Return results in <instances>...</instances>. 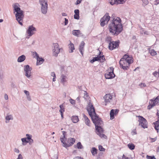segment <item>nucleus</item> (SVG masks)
<instances>
[{"mask_svg":"<svg viewBox=\"0 0 159 159\" xmlns=\"http://www.w3.org/2000/svg\"><path fill=\"white\" fill-rule=\"evenodd\" d=\"M67 81V77L66 75L62 74L61 76V82L64 85Z\"/></svg>","mask_w":159,"mask_h":159,"instance_id":"21","label":"nucleus"},{"mask_svg":"<svg viewBox=\"0 0 159 159\" xmlns=\"http://www.w3.org/2000/svg\"><path fill=\"white\" fill-rule=\"evenodd\" d=\"M14 151L15 152L17 153H19L20 152L19 150H18V149L16 148H15Z\"/></svg>","mask_w":159,"mask_h":159,"instance_id":"62","label":"nucleus"},{"mask_svg":"<svg viewBox=\"0 0 159 159\" xmlns=\"http://www.w3.org/2000/svg\"><path fill=\"white\" fill-rule=\"evenodd\" d=\"M58 156L57 154H54V155L52 157V159H58Z\"/></svg>","mask_w":159,"mask_h":159,"instance_id":"49","label":"nucleus"},{"mask_svg":"<svg viewBox=\"0 0 159 159\" xmlns=\"http://www.w3.org/2000/svg\"><path fill=\"white\" fill-rule=\"evenodd\" d=\"M139 86L140 88H142L143 87H146V85L144 83H141L139 84Z\"/></svg>","mask_w":159,"mask_h":159,"instance_id":"42","label":"nucleus"},{"mask_svg":"<svg viewBox=\"0 0 159 159\" xmlns=\"http://www.w3.org/2000/svg\"><path fill=\"white\" fill-rule=\"evenodd\" d=\"M26 138H26V140L27 139L28 140H29L32 139V135L31 134H26Z\"/></svg>","mask_w":159,"mask_h":159,"instance_id":"37","label":"nucleus"},{"mask_svg":"<svg viewBox=\"0 0 159 159\" xmlns=\"http://www.w3.org/2000/svg\"><path fill=\"white\" fill-rule=\"evenodd\" d=\"M66 138H64L63 137L62 138H60V140L61 142L62 143L63 146L65 147V144L64 143H66V142L65 141H64V139H66Z\"/></svg>","mask_w":159,"mask_h":159,"instance_id":"38","label":"nucleus"},{"mask_svg":"<svg viewBox=\"0 0 159 159\" xmlns=\"http://www.w3.org/2000/svg\"><path fill=\"white\" fill-rule=\"evenodd\" d=\"M19 5L17 3H15L13 6L14 12H16L15 14V16L16 20L18 21L19 23L21 25H23L22 22L24 18V15L23 13V11L21 10L19 7Z\"/></svg>","mask_w":159,"mask_h":159,"instance_id":"3","label":"nucleus"},{"mask_svg":"<svg viewBox=\"0 0 159 159\" xmlns=\"http://www.w3.org/2000/svg\"><path fill=\"white\" fill-rule=\"evenodd\" d=\"M75 14L79 15V10L78 9H76L74 11Z\"/></svg>","mask_w":159,"mask_h":159,"instance_id":"53","label":"nucleus"},{"mask_svg":"<svg viewBox=\"0 0 159 159\" xmlns=\"http://www.w3.org/2000/svg\"><path fill=\"white\" fill-rule=\"evenodd\" d=\"M120 43L119 40L116 41H112L109 45L108 48L110 50H112L115 48H118L119 46Z\"/></svg>","mask_w":159,"mask_h":159,"instance_id":"12","label":"nucleus"},{"mask_svg":"<svg viewBox=\"0 0 159 159\" xmlns=\"http://www.w3.org/2000/svg\"><path fill=\"white\" fill-rule=\"evenodd\" d=\"M146 158L147 159H156L154 156H149L148 155H147L146 156Z\"/></svg>","mask_w":159,"mask_h":159,"instance_id":"44","label":"nucleus"},{"mask_svg":"<svg viewBox=\"0 0 159 159\" xmlns=\"http://www.w3.org/2000/svg\"><path fill=\"white\" fill-rule=\"evenodd\" d=\"M32 68L28 65H25L24 66V70L25 72V75L28 78H30L31 75Z\"/></svg>","mask_w":159,"mask_h":159,"instance_id":"10","label":"nucleus"},{"mask_svg":"<svg viewBox=\"0 0 159 159\" xmlns=\"http://www.w3.org/2000/svg\"><path fill=\"white\" fill-rule=\"evenodd\" d=\"M6 122L8 123L9 122L10 120H13V117L12 115H8L5 117Z\"/></svg>","mask_w":159,"mask_h":159,"instance_id":"23","label":"nucleus"},{"mask_svg":"<svg viewBox=\"0 0 159 159\" xmlns=\"http://www.w3.org/2000/svg\"><path fill=\"white\" fill-rule=\"evenodd\" d=\"M65 21L64 22L65 25H66L68 23V20L67 19L65 18Z\"/></svg>","mask_w":159,"mask_h":159,"instance_id":"57","label":"nucleus"},{"mask_svg":"<svg viewBox=\"0 0 159 159\" xmlns=\"http://www.w3.org/2000/svg\"><path fill=\"white\" fill-rule=\"evenodd\" d=\"M121 22L120 19L117 17L116 19H113L111 23L109 24V31L113 35L117 36L123 30V26Z\"/></svg>","mask_w":159,"mask_h":159,"instance_id":"1","label":"nucleus"},{"mask_svg":"<svg viewBox=\"0 0 159 159\" xmlns=\"http://www.w3.org/2000/svg\"><path fill=\"white\" fill-rule=\"evenodd\" d=\"M24 92L25 93V94L26 95V96L30 94V93L29 92L26 90H25L24 91Z\"/></svg>","mask_w":159,"mask_h":159,"instance_id":"59","label":"nucleus"},{"mask_svg":"<svg viewBox=\"0 0 159 159\" xmlns=\"http://www.w3.org/2000/svg\"><path fill=\"white\" fill-rule=\"evenodd\" d=\"M60 110L59 111L61 113H62L65 111L64 108L62 104L60 106Z\"/></svg>","mask_w":159,"mask_h":159,"instance_id":"36","label":"nucleus"},{"mask_svg":"<svg viewBox=\"0 0 159 159\" xmlns=\"http://www.w3.org/2000/svg\"><path fill=\"white\" fill-rule=\"evenodd\" d=\"M138 117L139 118V125L141 126L144 129L147 128L148 127V122L146 119L143 117L139 116H138Z\"/></svg>","mask_w":159,"mask_h":159,"instance_id":"5","label":"nucleus"},{"mask_svg":"<svg viewBox=\"0 0 159 159\" xmlns=\"http://www.w3.org/2000/svg\"><path fill=\"white\" fill-rule=\"evenodd\" d=\"M26 98L27 100L29 101H30L31 100V98L30 96V94L29 95H27L26 96Z\"/></svg>","mask_w":159,"mask_h":159,"instance_id":"55","label":"nucleus"},{"mask_svg":"<svg viewBox=\"0 0 159 159\" xmlns=\"http://www.w3.org/2000/svg\"><path fill=\"white\" fill-rule=\"evenodd\" d=\"M112 95L110 93L106 94L104 97L105 102L106 103L111 102L112 100Z\"/></svg>","mask_w":159,"mask_h":159,"instance_id":"16","label":"nucleus"},{"mask_svg":"<svg viewBox=\"0 0 159 159\" xmlns=\"http://www.w3.org/2000/svg\"><path fill=\"white\" fill-rule=\"evenodd\" d=\"M97 149L93 147L91 150V152L92 155L95 156L97 154Z\"/></svg>","mask_w":159,"mask_h":159,"instance_id":"28","label":"nucleus"},{"mask_svg":"<svg viewBox=\"0 0 159 159\" xmlns=\"http://www.w3.org/2000/svg\"><path fill=\"white\" fill-rule=\"evenodd\" d=\"M114 109H112L111 110L110 113V119L112 120L114 118Z\"/></svg>","mask_w":159,"mask_h":159,"instance_id":"32","label":"nucleus"},{"mask_svg":"<svg viewBox=\"0 0 159 159\" xmlns=\"http://www.w3.org/2000/svg\"><path fill=\"white\" fill-rule=\"evenodd\" d=\"M87 110L90 117L93 116V115L96 114L95 112L94 107L92 103L90 102H89L88 103Z\"/></svg>","mask_w":159,"mask_h":159,"instance_id":"8","label":"nucleus"},{"mask_svg":"<svg viewBox=\"0 0 159 159\" xmlns=\"http://www.w3.org/2000/svg\"><path fill=\"white\" fill-rule=\"evenodd\" d=\"M48 7H41V12L43 14H46L47 12Z\"/></svg>","mask_w":159,"mask_h":159,"instance_id":"30","label":"nucleus"},{"mask_svg":"<svg viewBox=\"0 0 159 159\" xmlns=\"http://www.w3.org/2000/svg\"><path fill=\"white\" fill-rule=\"evenodd\" d=\"M98 149H99V150L100 151L103 152V151H104L105 150V149L104 148L102 145H99L98 146Z\"/></svg>","mask_w":159,"mask_h":159,"instance_id":"41","label":"nucleus"},{"mask_svg":"<svg viewBox=\"0 0 159 159\" xmlns=\"http://www.w3.org/2000/svg\"><path fill=\"white\" fill-rule=\"evenodd\" d=\"M74 159H84L83 158L79 157H75Z\"/></svg>","mask_w":159,"mask_h":159,"instance_id":"63","label":"nucleus"},{"mask_svg":"<svg viewBox=\"0 0 159 159\" xmlns=\"http://www.w3.org/2000/svg\"><path fill=\"white\" fill-rule=\"evenodd\" d=\"M155 125V129L157 130V132H158V129L157 128L158 127H159V120H158L157 121L155 122H154L153 123Z\"/></svg>","mask_w":159,"mask_h":159,"instance_id":"29","label":"nucleus"},{"mask_svg":"<svg viewBox=\"0 0 159 159\" xmlns=\"http://www.w3.org/2000/svg\"><path fill=\"white\" fill-rule=\"evenodd\" d=\"M75 139L74 138H69L67 141V143H64L65 144V147L66 148L72 146L75 142Z\"/></svg>","mask_w":159,"mask_h":159,"instance_id":"14","label":"nucleus"},{"mask_svg":"<svg viewBox=\"0 0 159 159\" xmlns=\"http://www.w3.org/2000/svg\"><path fill=\"white\" fill-rule=\"evenodd\" d=\"M62 134L63 135V137H64V138H66V132L65 131H62Z\"/></svg>","mask_w":159,"mask_h":159,"instance_id":"56","label":"nucleus"},{"mask_svg":"<svg viewBox=\"0 0 159 159\" xmlns=\"http://www.w3.org/2000/svg\"><path fill=\"white\" fill-rule=\"evenodd\" d=\"M143 2V6H146L148 3V0H142Z\"/></svg>","mask_w":159,"mask_h":159,"instance_id":"40","label":"nucleus"},{"mask_svg":"<svg viewBox=\"0 0 159 159\" xmlns=\"http://www.w3.org/2000/svg\"><path fill=\"white\" fill-rule=\"evenodd\" d=\"M33 55H34L37 58V59H38V58H39V55L36 52H33Z\"/></svg>","mask_w":159,"mask_h":159,"instance_id":"52","label":"nucleus"},{"mask_svg":"<svg viewBox=\"0 0 159 159\" xmlns=\"http://www.w3.org/2000/svg\"><path fill=\"white\" fill-rule=\"evenodd\" d=\"M158 72L156 71L152 73V74L153 75L156 77H157L158 76Z\"/></svg>","mask_w":159,"mask_h":159,"instance_id":"54","label":"nucleus"},{"mask_svg":"<svg viewBox=\"0 0 159 159\" xmlns=\"http://www.w3.org/2000/svg\"><path fill=\"white\" fill-rule=\"evenodd\" d=\"M150 54L152 56H155L156 55L157 53L154 50H152L151 51Z\"/></svg>","mask_w":159,"mask_h":159,"instance_id":"46","label":"nucleus"},{"mask_svg":"<svg viewBox=\"0 0 159 159\" xmlns=\"http://www.w3.org/2000/svg\"><path fill=\"white\" fill-rule=\"evenodd\" d=\"M4 98L6 100H7L8 99V96L7 95V94H5L4 95Z\"/></svg>","mask_w":159,"mask_h":159,"instance_id":"60","label":"nucleus"},{"mask_svg":"<svg viewBox=\"0 0 159 159\" xmlns=\"http://www.w3.org/2000/svg\"><path fill=\"white\" fill-rule=\"evenodd\" d=\"M91 117L95 126V132L96 134L101 138L106 139L107 136L103 134L104 130L102 128L103 122L101 119L96 114L91 116Z\"/></svg>","mask_w":159,"mask_h":159,"instance_id":"2","label":"nucleus"},{"mask_svg":"<svg viewBox=\"0 0 159 159\" xmlns=\"http://www.w3.org/2000/svg\"><path fill=\"white\" fill-rule=\"evenodd\" d=\"M77 148L79 149H82L83 148V147L82 145L80 142H78L76 145Z\"/></svg>","mask_w":159,"mask_h":159,"instance_id":"35","label":"nucleus"},{"mask_svg":"<svg viewBox=\"0 0 159 159\" xmlns=\"http://www.w3.org/2000/svg\"><path fill=\"white\" fill-rule=\"evenodd\" d=\"M70 102L72 105H75V101L74 99L70 98L69 99Z\"/></svg>","mask_w":159,"mask_h":159,"instance_id":"43","label":"nucleus"},{"mask_svg":"<svg viewBox=\"0 0 159 159\" xmlns=\"http://www.w3.org/2000/svg\"><path fill=\"white\" fill-rule=\"evenodd\" d=\"M128 147L131 150H133L134 149L135 145L133 143H129L127 145Z\"/></svg>","mask_w":159,"mask_h":159,"instance_id":"34","label":"nucleus"},{"mask_svg":"<svg viewBox=\"0 0 159 159\" xmlns=\"http://www.w3.org/2000/svg\"><path fill=\"white\" fill-rule=\"evenodd\" d=\"M83 120L85 124L88 126H90V121L88 117L84 114H83Z\"/></svg>","mask_w":159,"mask_h":159,"instance_id":"19","label":"nucleus"},{"mask_svg":"<svg viewBox=\"0 0 159 159\" xmlns=\"http://www.w3.org/2000/svg\"><path fill=\"white\" fill-rule=\"evenodd\" d=\"M122 59H123L122 60H133V58H131L129 57V55H127V54H125L123 57H122L120 60H122Z\"/></svg>","mask_w":159,"mask_h":159,"instance_id":"25","label":"nucleus"},{"mask_svg":"<svg viewBox=\"0 0 159 159\" xmlns=\"http://www.w3.org/2000/svg\"><path fill=\"white\" fill-rule=\"evenodd\" d=\"M84 98L85 99H87V98L88 97V94L86 91H84Z\"/></svg>","mask_w":159,"mask_h":159,"instance_id":"39","label":"nucleus"},{"mask_svg":"<svg viewBox=\"0 0 159 159\" xmlns=\"http://www.w3.org/2000/svg\"><path fill=\"white\" fill-rule=\"evenodd\" d=\"M39 3L41 7H48V2L46 0H39Z\"/></svg>","mask_w":159,"mask_h":159,"instance_id":"18","label":"nucleus"},{"mask_svg":"<svg viewBox=\"0 0 159 159\" xmlns=\"http://www.w3.org/2000/svg\"><path fill=\"white\" fill-rule=\"evenodd\" d=\"M69 48L70 51H69L70 53H72L73 52V50L75 49L74 44L70 42V44L69 45Z\"/></svg>","mask_w":159,"mask_h":159,"instance_id":"27","label":"nucleus"},{"mask_svg":"<svg viewBox=\"0 0 159 159\" xmlns=\"http://www.w3.org/2000/svg\"><path fill=\"white\" fill-rule=\"evenodd\" d=\"M110 17L109 16L108 13H106L105 15L100 19L101 26L103 27L105 25L107 24L110 20Z\"/></svg>","mask_w":159,"mask_h":159,"instance_id":"6","label":"nucleus"},{"mask_svg":"<svg viewBox=\"0 0 159 159\" xmlns=\"http://www.w3.org/2000/svg\"><path fill=\"white\" fill-rule=\"evenodd\" d=\"M25 56L23 55L18 57L17 61L19 62H21L23 61L25 59Z\"/></svg>","mask_w":159,"mask_h":159,"instance_id":"22","label":"nucleus"},{"mask_svg":"<svg viewBox=\"0 0 159 159\" xmlns=\"http://www.w3.org/2000/svg\"><path fill=\"white\" fill-rule=\"evenodd\" d=\"M37 59V63L38 65H40L42 64L44 61L43 59L42 58H40L39 57L38 59Z\"/></svg>","mask_w":159,"mask_h":159,"instance_id":"31","label":"nucleus"},{"mask_svg":"<svg viewBox=\"0 0 159 159\" xmlns=\"http://www.w3.org/2000/svg\"><path fill=\"white\" fill-rule=\"evenodd\" d=\"M126 0H109V2L111 4L113 5L114 4H120L124 3Z\"/></svg>","mask_w":159,"mask_h":159,"instance_id":"15","label":"nucleus"},{"mask_svg":"<svg viewBox=\"0 0 159 159\" xmlns=\"http://www.w3.org/2000/svg\"><path fill=\"white\" fill-rule=\"evenodd\" d=\"M72 34L75 36H79L81 34V32L79 30H74L72 31Z\"/></svg>","mask_w":159,"mask_h":159,"instance_id":"24","label":"nucleus"},{"mask_svg":"<svg viewBox=\"0 0 159 159\" xmlns=\"http://www.w3.org/2000/svg\"><path fill=\"white\" fill-rule=\"evenodd\" d=\"M114 68L113 67H109L108 69L109 71L105 75V76L106 79H112L115 76V75L114 73Z\"/></svg>","mask_w":159,"mask_h":159,"instance_id":"7","label":"nucleus"},{"mask_svg":"<svg viewBox=\"0 0 159 159\" xmlns=\"http://www.w3.org/2000/svg\"><path fill=\"white\" fill-rule=\"evenodd\" d=\"M105 41L109 43V45L110 43H111L112 42V38L110 36H107L105 39Z\"/></svg>","mask_w":159,"mask_h":159,"instance_id":"33","label":"nucleus"},{"mask_svg":"<svg viewBox=\"0 0 159 159\" xmlns=\"http://www.w3.org/2000/svg\"><path fill=\"white\" fill-rule=\"evenodd\" d=\"M51 75L53 77H56L55 72H51Z\"/></svg>","mask_w":159,"mask_h":159,"instance_id":"61","label":"nucleus"},{"mask_svg":"<svg viewBox=\"0 0 159 159\" xmlns=\"http://www.w3.org/2000/svg\"><path fill=\"white\" fill-rule=\"evenodd\" d=\"M123 59L120 60L119 61L120 67L123 70H127L129 69L130 64L133 63V60H124L123 61L122 60Z\"/></svg>","mask_w":159,"mask_h":159,"instance_id":"4","label":"nucleus"},{"mask_svg":"<svg viewBox=\"0 0 159 159\" xmlns=\"http://www.w3.org/2000/svg\"><path fill=\"white\" fill-rule=\"evenodd\" d=\"M52 54L53 56L57 57L61 49L59 48L58 44L53 43V44Z\"/></svg>","mask_w":159,"mask_h":159,"instance_id":"9","label":"nucleus"},{"mask_svg":"<svg viewBox=\"0 0 159 159\" xmlns=\"http://www.w3.org/2000/svg\"><path fill=\"white\" fill-rule=\"evenodd\" d=\"M144 34H147V35L149 34V33L148 31H145L144 32Z\"/></svg>","mask_w":159,"mask_h":159,"instance_id":"64","label":"nucleus"},{"mask_svg":"<svg viewBox=\"0 0 159 159\" xmlns=\"http://www.w3.org/2000/svg\"><path fill=\"white\" fill-rule=\"evenodd\" d=\"M104 55L98 56L96 57H94L93 59L90 61V62L93 63L95 61H99L100 62H103L105 61Z\"/></svg>","mask_w":159,"mask_h":159,"instance_id":"11","label":"nucleus"},{"mask_svg":"<svg viewBox=\"0 0 159 159\" xmlns=\"http://www.w3.org/2000/svg\"><path fill=\"white\" fill-rule=\"evenodd\" d=\"M85 44L84 42L83 41H82L81 42V44L79 46V51L82 55H83V51L84 50V47Z\"/></svg>","mask_w":159,"mask_h":159,"instance_id":"20","label":"nucleus"},{"mask_svg":"<svg viewBox=\"0 0 159 159\" xmlns=\"http://www.w3.org/2000/svg\"><path fill=\"white\" fill-rule=\"evenodd\" d=\"M155 106V102H154L153 104H152L151 105L150 104L149 105H148V109H150L152 107L154 106Z\"/></svg>","mask_w":159,"mask_h":159,"instance_id":"47","label":"nucleus"},{"mask_svg":"<svg viewBox=\"0 0 159 159\" xmlns=\"http://www.w3.org/2000/svg\"><path fill=\"white\" fill-rule=\"evenodd\" d=\"M158 101L159 99L157 97L154 99L153 102V104L154 102H155V104L156 105V104H157L158 102Z\"/></svg>","mask_w":159,"mask_h":159,"instance_id":"48","label":"nucleus"},{"mask_svg":"<svg viewBox=\"0 0 159 159\" xmlns=\"http://www.w3.org/2000/svg\"><path fill=\"white\" fill-rule=\"evenodd\" d=\"M71 120L74 123H76L79 121L78 117L76 116H73L71 118Z\"/></svg>","mask_w":159,"mask_h":159,"instance_id":"26","label":"nucleus"},{"mask_svg":"<svg viewBox=\"0 0 159 159\" xmlns=\"http://www.w3.org/2000/svg\"><path fill=\"white\" fill-rule=\"evenodd\" d=\"M36 31V28L34 27L33 25H31L29 26L28 29L26 31V33L28 34V36L30 37L34 34H35V32Z\"/></svg>","mask_w":159,"mask_h":159,"instance_id":"13","label":"nucleus"},{"mask_svg":"<svg viewBox=\"0 0 159 159\" xmlns=\"http://www.w3.org/2000/svg\"><path fill=\"white\" fill-rule=\"evenodd\" d=\"M149 139H151V142L152 143L155 142L157 139V137H155L154 138H152L151 137L149 138Z\"/></svg>","mask_w":159,"mask_h":159,"instance_id":"45","label":"nucleus"},{"mask_svg":"<svg viewBox=\"0 0 159 159\" xmlns=\"http://www.w3.org/2000/svg\"><path fill=\"white\" fill-rule=\"evenodd\" d=\"M16 159H23V158L22 155L21 154H20Z\"/></svg>","mask_w":159,"mask_h":159,"instance_id":"51","label":"nucleus"},{"mask_svg":"<svg viewBox=\"0 0 159 159\" xmlns=\"http://www.w3.org/2000/svg\"><path fill=\"white\" fill-rule=\"evenodd\" d=\"M74 19L77 20L79 19V15L75 14L74 16Z\"/></svg>","mask_w":159,"mask_h":159,"instance_id":"50","label":"nucleus"},{"mask_svg":"<svg viewBox=\"0 0 159 159\" xmlns=\"http://www.w3.org/2000/svg\"><path fill=\"white\" fill-rule=\"evenodd\" d=\"M82 0H77L75 4L78 5L80 3Z\"/></svg>","mask_w":159,"mask_h":159,"instance_id":"58","label":"nucleus"},{"mask_svg":"<svg viewBox=\"0 0 159 159\" xmlns=\"http://www.w3.org/2000/svg\"><path fill=\"white\" fill-rule=\"evenodd\" d=\"M21 140L22 142V145H25V143H29L30 145H31L34 143V140L32 139L29 140H27L26 138H22Z\"/></svg>","mask_w":159,"mask_h":159,"instance_id":"17","label":"nucleus"}]
</instances>
